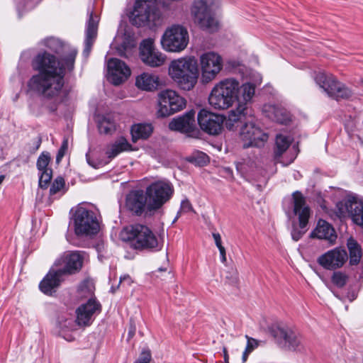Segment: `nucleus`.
<instances>
[{
  "label": "nucleus",
  "mask_w": 363,
  "mask_h": 363,
  "mask_svg": "<svg viewBox=\"0 0 363 363\" xmlns=\"http://www.w3.org/2000/svg\"><path fill=\"white\" fill-rule=\"evenodd\" d=\"M160 13L155 0H136L132 13V23L138 27L155 25Z\"/></svg>",
  "instance_id": "obj_7"
},
{
  "label": "nucleus",
  "mask_w": 363,
  "mask_h": 363,
  "mask_svg": "<svg viewBox=\"0 0 363 363\" xmlns=\"http://www.w3.org/2000/svg\"><path fill=\"white\" fill-rule=\"evenodd\" d=\"M65 153L66 152L65 151L59 150L57 154V156H56V161L57 162H60L61 161V160L62 159V157L65 156Z\"/></svg>",
  "instance_id": "obj_49"
},
{
  "label": "nucleus",
  "mask_w": 363,
  "mask_h": 363,
  "mask_svg": "<svg viewBox=\"0 0 363 363\" xmlns=\"http://www.w3.org/2000/svg\"><path fill=\"white\" fill-rule=\"evenodd\" d=\"M151 352L149 350H144L140 354L138 359L134 363H149L151 360Z\"/></svg>",
  "instance_id": "obj_42"
},
{
  "label": "nucleus",
  "mask_w": 363,
  "mask_h": 363,
  "mask_svg": "<svg viewBox=\"0 0 363 363\" xmlns=\"http://www.w3.org/2000/svg\"><path fill=\"white\" fill-rule=\"evenodd\" d=\"M223 354H224L225 363H229V362H228L229 356H228V351L225 347L223 348Z\"/></svg>",
  "instance_id": "obj_51"
},
{
  "label": "nucleus",
  "mask_w": 363,
  "mask_h": 363,
  "mask_svg": "<svg viewBox=\"0 0 363 363\" xmlns=\"http://www.w3.org/2000/svg\"><path fill=\"white\" fill-rule=\"evenodd\" d=\"M108 79L114 85H119L130 75V69L124 62L117 58H111L107 63Z\"/></svg>",
  "instance_id": "obj_21"
},
{
  "label": "nucleus",
  "mask_w": 363,
  "mask_h": 363,
  "mask_svg": "<svg viewBox=\"0 0 363 363\" xmlns=\"http://www.w3.org/2000/svg\"><path fill=\"white\" fill-rule=\"evenodd\" d=\"M42 44L51 52L61 56H67L71 50H76L68 45L65 44L60 40L55 38H48L43 40Z\"/></svg>",
  "instance_id": "obj_30"
},
{
  "label": "nucleus",
  "mask_w": 363,
  "mask_h": 363,
  "mask_svg": "<svg viewBox=\"0 0 363 363\" xmlns=\"http://www.w3.org/2000/svg\"><path fill=\"white\" fill-rule=\"evenodd\" d=\"M89 18L86 23V38L84 40V55L88 56L97 35L99 25L98 16L93 15L92 11H89Z\"/></svg>",
  "instance_id": "obj_27"
},
{
  "label": "nucleus",
  "mask_w": 363,
  "mask_h": 363,
  "mask_svg": "<svg viewBox=\"0 0 363 363\" xmlns=\"http://www.w3.org/2000/svg\"><path fill=\"white\" fill-rule=\"evenodd\" d=\"M311 236L320 240H325L330 245H334L337 238L333 225L322 219L318 221L317 225L312 231Z\"/></svg>",
  "instance_id": "obj_25"
},
{
  "label": "nucleus",
  "mask_w": 363,
  "mask_h": 363,
  "mask_svg": "<svg viewBox=\"0 0 363 363\" xmlns=\"http://www.w3.org/2000/svg\"><path fill=\"white\" fill-rule=\"evenodd\" d=\"M84 261L83 253L80 251L64 252L55 262V266L63 276L73 274L80 271Z\"/></svg>",
  "instance_id": "obj_16"
},
{
  "label": "nucleus",
  "mask_w": 363,
  "mask_h": 363,
  "mask_svg": "<svg viewBox=\"0 0 363 363\" xmlns=\"http://www.w3.org/2000/svg\"><path fill=\"white\" fill-rule=\"evenodd\" d=\"M189 212H194V208L188 199L183 200L181 203L179 211L177 212V216L174 221L177 220L182 213H187Z\"/></svg>",
  "instance_id": "obj_41"
},
{
  "label": "nucleus",
  "mask_w": 363,
  "mask_h": 363,
  "mask_svg": "<svg viewBox=\"0 0 363 363\" xmlns=\"http://www.w3.org/2000/svg\"><path fill=\"white\" fill-rule=\"evenodd\" d=\"M140 57L146 65L152 67L162 65L166 60L165 55L155 48L151 38L145 39L140 43Z\"/></svg>",
  "instance_id": "obj_18"
},
{
  "label": "nucleus",
  "mask_w": 363,
  "mask_h": 363,
  "mask_svg": "<svg viewBox=\"0 0 363 363\" xmlns=\"http://www.w3.org/2000/svg\"><path fill=\"white\" fill-rule=\"evenodd\" d=\"M213 238L214 239L216 245L217 246L218 248L223 247L222 245V242H221V237H220V235L219 233H213Z\"/></svg>",
  "instance_id": "obj_44"
},
{
  "label": "nucleus",
  "mask_w": 363,
  "mask_h": 363,
  "mask_svg": "<svg viewBox=\"0 0 363 363\" xmlns=\"http://www.w3.org/2000/svg\"><path fill=\"white\" fill-rule=\"evenodd\" d=\"M245 338L247 339V345L242 356V363H245L247 361L249 354L259 346V342L257 340L252 338L247 335H245Z\"/></svg>",
  "instance_id": "obj_35"
},
{
  "label": "nucleus",
  "mask_w": 363,
  "mask_h": 363,
  "mask_svg": "<svg viewBox=\"0 0 363 363\" xmlns=\"http://www.w3.org/2000/svg\"><path fill=\"white\" fill-rule=\"evenodd\" d=\"M348 259L347 251L342 247H335L320 255L318 263L327 270L341 268Z\"/></svg>",
  "instance_id": "obj_19"
},
{
  "label": "nucleus",
  "mask_w": 363,
  "mask_h": 363,
  "mask_svg": "<svg viewBox=\"0 0 363 363\" xmlns=\"http://www.w3.org/2000/svg\"><path fill=\"white\" fill-rule=\"evenodd\" d=\"M218 250L220 252V261L223 263H225L226 262V252H225V247H221L218 248Z\"/></svg>",
  "instance_id": "obj_46"
},
{
  "label": "nucleus",
  "mask_w": 363,
  "mask_h": 363,
  "mask_svg": "<svg viewBox=\"0 0 363 363\" xmlns=\"http://www.w3.org/2000/svg\"><path fill=\"white\" fill-rule=\"evenodd\" d=\"M101 306L95 298H90L86 303L80 306L77 313V323L79 325H89L92 316L101 312Z\"/></svg>",
  "instance_id": "obj_23"
},
{
  "label": "nucleus",
  "mask_w": 363,
  "mask_h": 363,
  "mask_svg": "<svg viewBox=\"0 0 363 363\" xmlns=\"http://www.w3.org/2000/svg\"><path fill=\"white\" fill-rule=\"evenodd\" d=\"M62 275L56 269L52 268L39 284L40 291L47 295H52L60 285Z\"/></svg>",
  "instance_id": "obj_28"
},
{
  "label": "nucleus",
  "mask_w": 363,
  "mask_h": 363,
  "mask_svg": "<svg viewBox=\"0 0 363 363\" xmlns=\"http://www.w3.org/2000/svg\"><path fill=\"white\" fill-rule=\"evenodd\" d=\"M336 213L339 218L348 216L354 223L363 228V201L352 195H347L336 203Z\"/></svg>",
  "instance_id": "obj_10"
},
{
  "label": "nucleus",
  "mask_w": 363,
  "mask_h": 363,
  "mask_svg": "<svg viewBox=\"0 0 363 363\" xmlns=\"http://www.w3.org/2000/svg\"><path fill=\"white\" fill-rule=\"evenodd\" d=\"M218 0H196L192 12L195 21L203 30L210 33L218 29V21L213 17V11L218 7Z\"/></svg>",
  "instance_id": "obj_5"
},
{
  "label": "nucleus",
  "mask_w": 363,
  "mask_h": 363,
  "mask_svg": "<svg viewBox=\"0 0 363 363\" xmlns=\"http://www.w3.org/2000/svg\"><path fill=\"white\" fill-rule=\"evenodd\" d=\"M40 145V140H39V141L38 142V145L36 147L37 149L39 147Z\"/></svg>",
  "instance_id": "obj_52"
},
{
  "label": "nucleus",
  "mask_w": 363,
  "mask_h": 363,
  "mask_svg": "<svg viewBox=\"0 0 363 363\" xmlns=\"http://www.w3.org/2000/svg\"><path fill=\"white\" fill-rule=\"evenodd\" d=\"M315 80L329 96L336 100L348 99L352 94V91L348 87L338 82L331 74L328 75L320 72L316 74Z\"/></svg>",
  "instance_id": "obj_13"
},
{
  "label": "nucleus",
  "mask_w": 363,
  "mask_h": 363,
  "mask_svg": "<svg viewBox=\"0 0 363 363\" xmlns=\"http://www.w3.org/2000/svg\"><path fill=\"white\" fill-rule=\"evenodd\" d=\"M74 233L77 236L96 235L99 230L96 213L86 208L78 206L73 215Z\"/></svg>",
  "instance_id": "obj_6"
},
{
  "label": "nucleus",
  "mask_w": 363,
  "mask_h": 363,
  "mask_svg": "<svg viewBox=\"0 0 363 363\" xmlns=\"http://www.w3.org/2000/svg\"><path fill=\"white\" fill-rule=\"evenodd\" d=\"M135 85L142 90L153 91L159 86V78L156 75L144 72L136 78Z\"/></svg>",
  "instance_id": "obj_32"
},
{
  "label": "nucleus",
  "mask_w": 363,
  "mask_h": 363,
  "mask_svg": "<svg viewBox=\"0 0 363 363\" xmlns=\"http://www.w3.org/2000/svg\"><path fill=\"white\" fill-rule=\"evenodd\" d=\"M169 74L182 89H192L199 77L196 59L187 57L173 60L169 67Z\"/></svg>",
  "instance_id": "obj_3"
},
{
  "label": "nucleus",
  "mask_w": 363,
  "mask_h": 363,
  "mask_svg": "<svg viewBox=\"0 0 363 363\" xmlns=\"http://www.w3.org/2000/svg\"><path fill=\"white\" fill-rule=\"evenodd\" d=\"M131 150L132 145L125 138L121 137L115 142L106 146L105 154L108 159L111 160L118 156L120 153Z\"/></svg>",
  "instance_id": "obj_31"
},
{
  "label": "nucleus",
  "mask_w": 363,
  "mask_h": 363,
  "mask_svg": "<svg viewBox=\"0 0 363 363\" xmlns=\"http://www.w3.org/2000/svg\"><path fill=\"white\" fill-rule=\"evenodd\" d=\"M194 160L199 165H203L208 162V156L204 153H199L198 158H194Z\"/></svg>",
  "instance_id": "obj_43"
},
{
  "label": "nucleus",
  "mask_w": 363,
  "mask_h": 363,
  "mask_svg": "<svg viewBox=\"0 0 363 363\" xmlns=\"http://www.w3.org/2000/svg\"><path fill=\"white\" fill-rule=\"evenodd\" d=\"M347 245L350 252V263L351 265H357L362 257L361 247L352 238L347 240Z\"/></svg>",
  "instance_id": "obj_34"
},
{
  "label": "nucleus",
  "mask_w": 363,
  "mask_h": 363,
  "mask_svg": "<svg viewBox=\"0 0 363 363\" xmlns=\"http://www.w3.org/2000/svg\"><path fill=\"white\" fill-rule=\"evenodd\" d=\"M347 279L348 277L341 272H334L331 277L333 283L339 288L343 287L346 284Z\"/></svg>",
  "instance_id": "obj_38"
},
{
  "label": "nucleus",
  "mask_w": 363,
  "mask_h": 363,
  "mask_svg": "<svg viewBox=\"0 0 363 363\" xmlns=\"http://www.w3.org/2000/svg\"><path fill=\"white\" fill-rule=\"evenodd\" d=\"M77 55V50H71L67 56L57 59L48 51L38 52L32 62L33 69L38 73L29 80L30 89L43 98L56 101L65 85L66 72L74 68Z\"/></svg>",
  "instance_id": "obj_1"
},
{
  "label": "nucleus",
  "mask_w": 363,
  "mask_h": 363,
  "mask_svg": "<svg viewBox=\"0 0 363 363\" xmlns=\"http://www.w3.org/2000/svg\"><path fill=\"white\" fill-rule=\"evenodd\" d=\"M236 281H237V277L235 276V277H234V281H235V282H236Z\"/></svg>",
  "instance_id": "obj_54"
},
{
  "label": "nucleus",
  "mask_w": 363,
  "mask_h": 363,
  "mask_svg": "<svg viewBox=\"0 0 363 363\" xmlns=\"http://www.w3.org/2000/svg\"><path fill=\"white\" fill-rule=\"evenodd\" d=\"M354 298H355V296L353 295V296H352V298H350V301H352L353 299H354Z\"/></svg>",
  "instance_id": "obj_53"
},
{
  "label": "nucleus",
  "mask_w": 363,
  "mask_h": 363,
  "mask_svg": "<svg viewBox=\"0 0 363 363\" xmlns=\"http://www.w3.org/2000/svg\"><path fill=\"white\" fill-rule=\"evenodd\" d=\"M240 135L245 148L251 146L261 147L268 139V135L252 121L245 123L241 127Z\"/></svg>",
  "instance_id": "obj_17"
},
{
  "label": "nucleus",
  "mask_w": 363,
  "mask_h": 363,
  "mask_svg": "<svg viewBox=\"0 0 363 363\" xmlns=\"http://www.w3.org/2000/svg\"><path fill=\"white\" fill-rule=\"evenodd\" d=\"M122 235L123 240L129 242L130 247L135 250L158 251L162 248L155 234L145 225L127 226L123 229Z\"/></svg>",
  "instance_id": "obj_4"
},
{
  "label": "nucleus",
  "mask_w": 363,
  "mask_h": 363,
  "mask_svg": "<svg viewBox=\"0 0 363 363\" xmlns=\"http://www.w3.org/2000/svg\"><path fill=\"white\" fill-rule=\"evenodd\" d=\"M195 111L191 110L180 117L174 118L169 123V129L181 133L192 132L195 128Z\"/></svg>",
  "instance_id": "obj_24"
},
{
  "label": "nucleus",
  "mask_w": 363,
  "mask_h": 363,
  "mask_svg": "<svg viewBox=\"0 0 363 363\" xmlns=\"http://www.w3.org/2000/svg\"><path fill=\"white\" fill-rule=\"evenodd\" d=\"M50 155L47 152H43L40 154V155L38 157L37 160V168L40 171H45L50 169L48 168V166L50 162Z\"/></svg>",
  "instance_id": "obj_36"
},
{
  "label": "nucleus",
  "mask_w": 363,
  "mask_h": 363,
  "mask_svg": "<svg viewBox=\"0 0 363 363\" xmlns=\"http://www.w3.org/2000/svg\"><path fill=\"white\" fill-rule=\"evenodd\" d=\"M41 174L39 178V186L43 189H47L52 177V170L48 169L40 171Z\"/></svg>",
  "instance_id": "obj_39"
},
{
  "label": "nucleus",
  "mask_w": 363,
  "mask_h": 363,
  "mask_svg": "<svg viewBox=\"0 0 363 363\" xmlns=\"http://www.w3.org/2000/svg\"><path fill=\"white\" fill-rule=\"evenodd\" d=\"M188 43V31L179 25L167 28L161 39L162 48L169 52H180L186 48Z\"/></svg>",
  "instance_id": "obj_11"
},
{
  "label": "nucleus",
  "mask_w": 363,
  "mask_h": 363,
  "mask_svg": "<svg viewBox=\"0 0 363 363\" xmlns=\"http://www.w3.org/2000/svg\"><path fill=\"white\" fill-rule=\"evenodd\" d=\"M145 192L149 200L150 209H154L155 212L170 200L174 187L167 180H158L149 184Z\"/></svg>",
  "instance_id": "obj_8"
},
{
  "label": "nucleus",
  "mask_w": 363,
  "mask_h": 363,
  "mask_svg": "<svg viewBox=\"0 0 363 363\" xmlns=\"http://www.w3.org/2000/svg\"><path fill=\"white\" fill-rule=\"evenodd\" d=\"M255 93V86L252 83H245L241 86L234 78H227L218 82L212 89L208 96L211 106L215 109L224 110L232 106L236 101L235 109L228 114L226 125L247 120L249 113V104L252 102Z\"/></svg>",
  "instance_id": "obj_2"
},
{
  "label": "nucleus",
  "mask_w": 363,
  "mask_h": 363,
  "mask_svg": "<svg viewBox=\"0 0 363 363\" xmlns=\"http://www.w3.org/2000/svg\"><path fill=\"white\" fill-rule=\"evenodd\" d=\"M86 161H87L88 164H89L90 166H91V167H94V168H96V167H97V164H95V163H94V162L91 160L90 156H89V155L88 153L86 155Z\"/></svg>",
  "instance_id": "obj_50"
},
{
  "label": "nucleus",
  "mask_w": 363,
  "mask_h": 363,
  "mask_svg": "<svg viewBox=\"0 0 363 363\" xmlns=\"http://www.w3.org/2000/svg\"><path fill=\"white\" fill-rule=\"evenodd\" d=\"M186 106L185 99L175 91L167 89L159 94V108L157 114L167 117L180 111Z\"/></svg>",
  "instance_id": "obj_14"
},
{
  "label": "nucleus",
  "mask_w": 363,
  "mask_h": 363,
  "mask_svg": "<svg viewBox=\"0 0 363 363\" xmlns=\"http://www.w3.org/2000/svg\"><path fill=\"white\" fill-rule=\"evenodd\" d=\"M201 79L204 84L213 81L223 67L222 57L214 52H206L199 57Z\"/></svg>",
  "instance_id": "obj_12"
},
{
  "label": "nucleus",
  "mask_w": 363,
  "mask_h": 363,
  "mask_svg": "<svg viewBox=\"0 0 363 363\" xmlns=\"http://www.w3.org/2000/svg\"><path fill=\"white\" fill-rule=\"evenodd\" d=\"M130 277L129 275H125L120 279V283H125L126 282L128 284H130L131 283Z\"/></svg>",
  "instance_id": "obj_48"
},
{
  "label": "nucleus",
  "mask_w": 363,
  "mask_h": 363,
  "mask_svg": "<svg viewBox=\"0 0 363 363\" xmlns=\"http://www.w3.org/2000/svg\"><path fill=\"white\" fill-rule=\"evenodd\" d=\"M270 332L277 341L283 342L289 349H296L300 343L298 335L287 327L274 324L270 328Z\"/></svg>",
  "instance_id": "obj_22"
},
{
  "label": "nucleus",
  "mask_w": 363,
  "mask_h": 363,
  "mask_svg": "<svg viewBox=\"0 0 363 363\" xmlns=\"http://www.w3.org/2000/svg\"><path fill=\"white\" fill-rule=\"evenodd\" d=\"M98 128L101 133L108 134L115 129V124L108 119L103 118L99 121Z\"/></svg>",
  "instance_id": "obj_37"
},
{
  "label": "nucleus",
  "mask_w": 363,
  "mask_h": 363,
  "mask_svg": "<svg viewBox=\"0 0 363 363\" xmlns=\"http://www.w3.org/2000/svg\"><path fill=\"white\" fill-rule=\"evenodd\" d=\"M292 139L286 135H282V134H278L276 137V142H275V149H274V158L275 160L284 165L286 166L291 164L294 162L295 160L297 153L292 155L288 160H284V158H281L282 155L284 152H285L290 144L291 143Z\"/></svg>",
  "instance_id": "obj_26"
},
{
  "label": "nucleus",
  "mask_w": 363,
  "mask_h": 363,
  "mask_svg": "<svg viewBox=\"0 0 363 363\" xmlns=\"http://www.w3.org/2000/svg\"><path fill=\"white\" fill-rule=\"evenodd\" d=\"M197 120L200 128L210 135H218L221 131L223 118L220 115L202 109L198 113Z\"/></svg>",
  "instance_id": "obj_20"
},
{
  "label": "nucleus",
  "mask_w": 363,
  "mask_h": 363,
  "mask_svg": "<svg viewBox=\"0 0 363 363\" xmlns=\"http://www.w3.org/2000/svg\"><path fill=\"white\" fill-rule=\"evenodd\" d=\"M67 149H68V140H67V138H64L60 150L65 151L66 152Z\"/></svg>",
  "instance_id": "obj_47"
},
{
  "label": "nucleus",
  "mask_w": 363,
  "mask_h": 363,
  "mask_svg": "<svg viewBox=\"0 0 363 363\" xmlns=\"http://www.w3.org/2000/svg\"><path fill=\"white\" fill-rule=\"evenodd\" d=\"M26 7L28 9H31L35 7L41 0H26Z\"/></svg>",
  "instance_id": "obj_45"
},
{
  "label": "nucleus",
  "mask_w": 363,
  "mask_h": 363,
  "mask_svg": "<svg viewBox=\"0 0 363 363\" xmlns=\"http://www.w3.org/2000/svg\"><path fill=\"white\" fill-rule=\"evenodd\" d=\"M293 213L298 217L300 229L294 227L291 231V237L294 241L299 240L306 232L305 229L311 216V210L306 203V199L301 192L296 191L292 194Z\"/></svg>",
  "instance_id": "obj_9"
},
{
  "label": "nucleus",
  "mask_w": 363,
  "mask_h": 363,
  "mask_svg": "<svg viewBox=\"0 0 363 363\" xmlns=\"http://www.w3.org/2000/svg\"><path fill=\"white\" fill-rule=\"evenodd\" d=\"M65 186V179L62 177H57L52 182L50 189V195H55L63 190Z\"/></svg>",
  "instance_id": "obj_40"
},
{
  "label": "nucleus",
  "mask_w": 363,
  "mask_h": 363,
  "mask_svg": "<svg viewBox=\"0 0 363 363\" xmlns=\"http://www.w3.org/2000/svg\"><path fill=\"white\" fill-rule=\"evenodd\" d=\"M262 111L266 117L277 123L286 125L291 121L289 112L283 107L265 104L262 108Z\"/></svg>",
  "instance_id": "obj_29"
},
{
  "label": "nucleus",
  "mask_w": 363,
  "mask_h": 363,
  "mask_svg": "<svg viewBox=\"0 0 363 363\" xmlns=\"http://www.w3.org/2000/svg\"><path fill=\"white\" fill-rule=\"evenodd\" d=\"M125 207L132 214L137 216H151L155 213L154 209H150L148 198L143 190L130 191L125 198Z\"/></svg>",
  "instance_id": "obj_15"
},
{
  "label": "nucleus",
  "mask_w": 363,
  "mask_h": 363,
  "mask_svg": "<svg viewBox=\"0 0 363 363\" xmlns=\"http://www.w3.org/2000/svg\"><path fill=\"white\" fill-rule=\"evenodd\" d=\"M152 133V127L150 124L139 123L131 128V135L133 142L140 139H147Z\"/></svg>",
  "instance_id": "obj_33"
}]
</instances>
